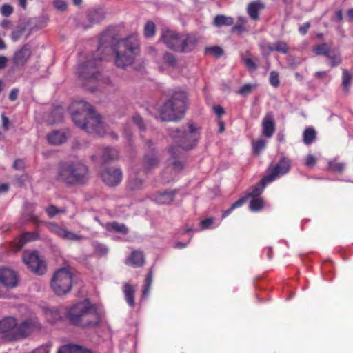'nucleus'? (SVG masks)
<instances>
[{
  "label": "nucleus",
  "instance_id": "nucleus-1",
  "mask_svg": "<svg viewBox=\"0 0 353 353\" xmlns=\"http://www.w3.org/2000/svg\"><path fill=\"white\" fill-rule=\"evenodd\" d=\"M139 45L136 37L130 36L119 39L113 31L104 32L99 39L96 57L79 65V76L84 79H97L100 74L96 69L100 61L105 59L108 55L112 53L115 54L114 61L117 67L125 68L130 65Z\"/></svg>",
  "mask_w": 353,
  "mask_h": 353
},
{
  "label": "nucleus",
  "instance_id": "nucleus-2",
  "mask_svg": "<svg viewBox=\"0 0 353 353\" xmlns=\"http://www.w3.org/2000/svg\"><path fill=\"white\" fill-rule=\"evenodd\" d=\"M71 117L75 125L88 133L103 136L105 133L101 117L95 112L92 105L83 100L72 103Z\"/></svg>",
  "mask_w": 353,
  "mask_h": 353
},
{
  "label": "nucleus",
  "instance_id": "nucleus-3",
  "mask_svg": "<svg viewBox=\"0 0 353 353\" xmlns=\"http://www.w3.org/2000/svg\"><path fill=\"white\" fill-rule=\"evenodd\" d=\"M41 328V324L37 319L29 318L18 323L14 317H5L0 320V339L5 342L20 341Z\"/></svg>",
  "mask_w": 353,
  "mask_h": 353
},
{
  "label": "nucleus",
  "instance_id": "nucleus-4",
  "mask_svg": "<svg viewBox=\"0 0 353 353\" xmlns=\"http://www.w3.org/2000/svg\"><path fill=\"white\" fill-rule=\"evenodd\" d=\"M66 317L72 325L81 327H95L101 322L97 307L87 301L71 306L67 311Z\"/></svg>",
  "mask_w": 353,
  "mask_h": 353
},
{
  "label": "nucleus",
  "instance_id": "nucleus-5",
  "mask_svg": "<svg viewBox=\"0 0 353 353\" xmlns=\"http://www.w3.org/2000/svg\"><path fill=\"white\" fill-rule=\"evenodd\" d=\"M169 134L179 148L190 150L196 147L201 138V128L190 121L180 128L170 129Z\"/></svg>",
  "mask_w": 353,
  "mask_h": 353
},
{
  "label": "nucleus",
  "instance_id": "nucleus-6",
  "mask_svg": "<svg viewBox=\"0 0 353 353\" xmlns=\"http://www.w3.org/2000/svg\"><path fill=\"white\" fill-rule=\"evenodd\" d=\"M188 95L184 91H174L159 110L160 118L163 121H178L182 119L187 110Z\"/></svg>",
  "mask_w": 353,
  "mask_h": 353
},
{
  "label": "nucleus",
  "instance_id": "nucleus-7",
  "mask_svg": "<svg viewBox=\"0 0 353 353\" xmlns=\"http://www.w3.org/2000/svg\"><path fill=\"white\" fill-rule=\"evenodd\" d=\"M160 41L168 48L181 53L192 51L198 42L194 34L179 33L169 29L161 30Z\"/></svg>",
  "mask_w": 353,
  "mask_h": 353
},
{
  "label": "nucleus",
  "instance_id": "nucleus-8",
  "mask_svg": "<svg viewBox=\"0 0 353 353\" xmlns=\"http://www.w3.org/2000/svg\"><path fill=\"white\" fill-rule=\"evenodd\" d=\"M88 170L81 162H68L61 165L57 179L68 185H81L88 179Z\"/></svg>",
  "mask_w": 353,
  "mask_h": 353
},
{
  "label": "nucleus",
  "instance_id": "nucleus-9",
  "mask_svg": "<svg viewBox=\"0 0 353 353\" xmlns=\"http://www.w3.org/2000/svg\"><path fill=\"white\" fill-rule=\"evenodd\" d=\"M72 286V273L68 268L59 269L51 279V288L58 296H62L70 291Z\"/></svg>",
  "mask_w": 353,
  "mask_h": 353
},
{
  "label": "nucleus",
  "instance_id": "nucleus-10",
  "mask_svg": "<svg viewBox=\"0 0 353 353\" xmlns=\"http://www.w3.org/2000/svg\"><path fill=\"white\" fill-rule=\"evenodd\" d=\"M23 261L28 268L38 275H43L46 271L45 262L39 256L37 251H25Z\"/></svg>",
  "mask_w": 353,
  "mask_h": 353
},
{
  "label": "nucleus",
  "instance_id": "nucleus-11",
  "mask_svg": "<svg viewBox=\"0 0 353 353\" xmlns=\"http://www.w3.org/2000/svg\"><path fill=\"white\" fill-rule=\"evenodd\" d=\"M290 161L286 157H283L272 167L268 168V174L263 177V182H272L277 176L286 174L290 168Z\"/></svg>",
  "mask_w": 353,
  "mask_h": 353
},
{
  "label": "nucleus",
  "instance_id": "nucleus-12",
  "mask_svg": "<svg viewBox=\"0 0 353 353\" xmlns=\"http://www.w3.org/2000/svg\"><path fill=\"white\" fill-rule=\"evenodd\" d=\"M49 230L64 240L80 241L85 239V236L75 234L65 227H62L54 223H45Z\"/></svg>",
  "mask_w": 353,
  "mask_h": 353
},
{
  "label": "nucleus",
  "instance_id": "nucleus-13",
  "mask_svg": "<svg viewBox=\"0 0 353 353\" xmlns=\"http://www.w3.org/2000/svg\"><path fill=\"white\" fill-rule=\"evenodd\" d=\"M103 181L108 186H116L123 179V174L120 168H109L105 169L101 174Z\"/></svg>",
  "mask_w": 353,
  "mask_h": 353
},
{
  "label": "nucleus",
  "instance_id": "nucleus-14",
  "mask_svg": "<svg viewBox=\"0 0 353 353\" xmlns=\"http://www.w3.org/2000/svg\"><path fill=\"white\" fill-rule=\"evenodd\" d=\"M0 283L6 288L16 287L17 284L16 272L9 268L0 269Z\"/></svg>",
  "mask_w": 353,
  "mask_h": 353
},
{
  "label": "nucleus",
  "instance_id": "nucleus-15",
  "mask_svg": "<svg viewBox=\"0 0 353 353\" xmlns=\"http://www.w3.org/2000/svg\"><path fill=\"white\" fill-rule=\"evenodd\" d=\"M32 54L31 48L26 44L19 50H17L13 56V63L17 66H23Z\"/></svg>",
  "mask_w": 353,
  "mask_h": 353
},
{
  "label": "nucleus",
  "instance_id": "nucleus-16",
  "mask_svg": "<svg viewBox=\"0 0 353 353\" xmlns=\"http://www.w3.org/2000/svg\"><path fill=\"white\" fill-rule=\"evenodd\" d=\"M263 134L268 138L272 137L275 132V122L272 113H267L262 121Z\"/></svg>",
  "mask_w": 353,
  "mask_h": 353
},
{
  "label": "nucleus",
  "instance_id": "nucleus-17",
  "mask_svg": "<svg viewBox=\"0 0 353 353\" xmlns=\"http://www.w3.org/2000/svg\"><path fill=\"white\" fill-rule=\"evenodd\" d=\"M170 153L172 157L173 169L176 171L182 170L184 168V163L179 159L181 158L183 152L177 147H172L170 150Z\"/></svg>",
  "mask_w": 353,
  "mask_h": 353
},
{
  "label": "nucleus",
  "instance_id": "nucleus-18",
  "mask_svg": "<svg viewBox=\"0 0 353 353\" xmlns=\"http://www.w3.org/2000/svg\"><path fill=\"white\" fill-rule=\"evenodd\" d=\"M87 17L90 25L85 28L102 21L105 17V12L102 8L93 9L88 11Z\"/></svg>",
  "mask_w": 353,
  "mask_h": 353
},
{
  "label": "nucleus",
  "instance_id": "nucleus-19",
  "mask_svg": "<svg viewBox=\"0 0 353 353\" xmlns=\"http://www.w3.org/2000/svg\"><path fill=\"white\" fill-rule=\"evenodd\" d=\"M176 191H165L154 195V201L159 204L169 205L172 203Z\"/></svg>",
  "mask_w": 353,
  "mask_h": 353
},
{
  "label": "nucleus",
  "instance_id": "nucleus-20",
  "mask_svg": "<svg viewBox=\"0 0 353 353\" xmlns=\"http://www.w3.org/2000/svg\"><path fill=\"white\" fill-rule=\"evenodd\" d=\"M123 294L127 303L131 307H134V293L136 287L130 284L129 283H123Z\"/></svg>",
  "mask_w": 353,
  "mask_h": 353
},
{
  "label": "nucleus",
  "instance_id": "nucleus-21",
  "mask_svg": "<svg viewBox=\"0 0 353 353\" xmlns=\"http://www.w3.org/2000/svg\"><path fill=\"white\" fill-rule=\"evenodd\" d=\"M144 263V256L142 252L133 251L130 256L126 260V264L134 267H140Z\"/></svg>",
  "mask_w": 353,
  "mask_h": 353
},
{
  "label": "nucleus",
  "instance_id": "nucleus-22",
  "mask_svg": "<svg viewBox=\"0 0 353 353\" xmlns=\"http://www.w3.org/2000/svg\"><path fill=\"white\" fill-rule=\"evenodd\" d=\"M263 3L259 1H254L248 4L247 11L250 18L253 20L256 21L259 18V11L263 9Z\"/></svg>",
  "mask_w": 353,
  "mask_h": 353
},
{
  "label": "nucleus",
  "instance_id": "nucleus-23",
  "mask_svg": "<svg viewBox=\"0 0 353 353\" xmlns=\"http://www.w3.org/2000/svg\"><path fill=\"white\" fill-rule=\"evenodd\" d=\"M48 140L50 143L57 145L64 143L66 141V137L64 132L54 130L48 135Z\"/></svg>",
  "mask_w": 353,
  "mask_h": 353
},
{
  "label": "nucleus",
  "instance_id": "nucleus-24",
  "mask_svg": "<svg viewBox=\"0 0 353 353\" xmlns=\"http://www.w3.org/2000/svg\"><path fill=\"white\" fill-rule=\"evenodd\" d=\"M268 183L269 182H263V178H262L261 179L260 182L258 184H256V185L253 186L244 197H247V200L249 198H252V199L259 198L258 196L260 194H261L266 184Z\"/></svg>",
  "mask_w": 353,
  "mask_h": 353
},
{
  "label": "nucleus",
  "instance_id": "nucleus-25",
  "mask_svg": "<svg viewBox=\"0 0 353 353\" xmlns=\"http://www.w3.org/2000/svg\"><path fill=\"white\" fill-rule=\"evenodd\" d=\"M266 48L270 51H276L282 54H286L288 53L289 47L285 41H279L274 43H268Z\"/></svg>",
  "mask_w": 353,
  "mask_h": 353
},
{
  "label": "nucleus",
  "instance_id": "nucleus-26",
  "mask_svg": "<svg viewBox=\"0 0 353 353\" xmlns=\"http://www.w3.org/2000/svg\"><path fill=\"white\" fill-rule=\"evenodd\" d=\"M352 80L353 74L349 72L347 70L343 69L342 74V87L343 90L345 94L349 93Z\"/></svg>",
  "mask_w": 353,
  "mask_h": 353
},
{
  "label": "nucleus",
  "instance_id": "nucleus-27",
  "mask_svg": "<svg viewBox=\"0 0 353 353\" xmlns=\"http://www.w3.org/2000/svg\"><path fill=\"white\" fill-rule=\"evenodd\" d=\"M159 163V158L157 153L154 151L147 153L144 157V165L145 168L149 170L155 166Z\"/></svg>",
  "mask_w": 353,
  "mask_h": 353
},
{
  "label": "nucleus",
  "instance_id": "nucleus-28",
  "mask_svg": "<svg viewBox=\"0 0 353 353\" xmlns=\"http://www.w3.org/2000/svg\"><path fill=\"white\" fill-rule=\"evenodd\" d=\"M327 58L328 59V64L332 68L337 67L342 61L341 54L338 50L334 49H332Z\"/></svg>",
  "mask_w": 353,
  "mask_h": 353
},
{
  "label": "nucleus",
  "instance_id": "nucleus-29",
  "mask_svg": "<svg viewBox=\"0 0 353 353\" xmlns=\"http://www.w3.org/2000/svg\"><path fill=\"white\" fill-rule=\"evenodd\" d=\"M119 157L118 151L113 148H105L103 150L102 159L104 162L108 163L117 159Z\"/></svg>",
  "mask_w": 353,
  "mask_h": 353
},
{
  "label": "nucleus",
  "instance_id": "nucleus-30",
  "mask_svg": "<svg viewBox=\"0 0 353 353\" xmlns=\"http://www.w3.org/2000/svg\"><path fill=\"white\" fill-rule=\"evenodd\" d=\"M234 23V19L232 17H226L225 15H216L214 17L213 24L216 27H221L223 26H232Z\"/></svg>",
  "mask_w": 353,
  "mask_h": 353
},
{
  "label": "nucleus",
  "instance_id": "nucleus-31",
  "mask_svg": "<svg viewBox=\"0 0 353 353\" xmlns=\"http://www.w3.org/2000/svg\"><path fill=\"white\" fill-rule=\"evenodd\" d=\"M92 246L94 249V253L98 256H105L108 253L109 250L108 247L98 241H93Z\"/></svg>",
  "mask_w": 353,
  "mask_h": 353
},
{
  "label": "nucleus",
  "instance_id": "nucleus-32",
  "mask_svg": "<svg viewBox=\"0 0 353 353\" xmlns=\"http://www.w3.org/2000/svg\"><path fill=\"white\" fill-rule=\"evenodd\" d=\"M316 133L314 128H306L303 134V140L305 144L310 145L316 139Z\"/></svg>",
  "mask_w": 353,
  "mask_h": 353
},
{
  "label": "nucleus",
  "instance_id": "nucleus-33",
  "mask_svg": "<svg viewBox=\"0 0 353 353\" xmlns=\"http://www.w3.org/2000/svg\"><path fill=\"white\" fill-rule=\"evenodd\" d=\"M332 50L330 49V48L328 46V44L325 43L317 45L314 48V52L316 54H317V55H323V56H325L326 57H327V55L330 54V52Z\"/></svg>",
  "mask_w": 353,
  "mask_h": 353
},
{
  "label": "nucleus",
  "instance_id": "nucleus-34",
  "mask_svg": "<svg viewBox=\"0 0 353 353\" xmlns=\"http://www.w3.org/2000/svg\"><path fill=\"white\" fill-rule=\"evenodd\" d=\"M144 36L147 38L152 37L156 33V25L152 21H148L144 26Z\"/></svg>",
  "mask_w": 353,
  "mask_h": 353
},
{
  "label": "nucleus",
  "instance_id": "nucleus-35",
  "mask_svg": "<svg viewBox=\"0 0 353 353\" xmlns=\"http://www.w3.org/2000/svg\"><path fill=\"white\" fill-rule=\"evenodd\" d=\"M39 239V234L36 232H26L20 238V246L28 241H34Z\"/></svg>",
  "mask_w": 353,
  "mask_h": 353
},
{
  "label": "nucleus",
  "instance_id": "nucleus-36",
  "mask_svg": "<svg viewBox=\"0 0 353 353\" xmlns=\"http://www.w3.org/2000/svg\"><path fill=\"white\" fill-rule=\"evenodd\" d=\"M250 210L254 212L261 210L263 208V201L261 198L252 199L250 202Z\"/></svg>",
  "mask_w": 353,
  "mask_h": 353
},
{
  "label": "nucleus",
  "instance_id": "nucleus-37",
  "mask_svg": "<svg viewBox=\"0 0 353 353\" xmlns=\"http://www.w3.org/2000/svg\"><path fill=\"white\" fill-rule=\"evenodd\" d=\"M152 281V271L151 269H150L149 272L145 278V284H144V288L143 290V296L146 297L148 296L151 284Z\"/></svg>",
  "mask_w": 353,
  "mask_h": 353
},
{
  "label": "nucleus",
  "instance_id": "nucleus-38",
  "mask_svg": "<svg viewBox=\"0 0 353 353\" xmlns=\"http://www.w3.org/2000/svg\"><path fill=\"white\" fill-rule=\"evenodd\" d=\"M247 201V197H241L239 200H237L236 202H234L232 206L227 210L224 211L223 213V218H225L227 216H228L232 211L239 207H241L243 203H245Z\"/></svg>",
  "mask_w": 353,
  "mask_h": 353
},
{
  "label": "nucleus",
  "instance_id": "nucleus-39",
  "mask_svg": "<svg viewBox=\"0 0 353 353\" xmlns=\"http://www.w3.org/2000/svg\"><path fill=\"white\" fill-rule=\"evenodd\" d=\"M205 53L213 55L216 58H219L223 54V50L219 46H212L206 48Z\"/></svg>",
  "mask_w": 353,
  "mask_h": 353
},
{
  "label": "nucleus",
  "instance_id": "nucleus-40",
  "mask_svg": "<svg viewBox=\"0 0 353 353\" xmlns=\"http://www.w3.org/2000/svg\"><path fill=\"white\" fill-rule=\"evenodd\" d=\"M267 141L263 139H260L252 143L253 150L255 153L259 154L261 150H263L265 145Z\"/></svg>",
  "mask_w": 353,
  "mask_h": 353
},
{
  "label": "nucleus",
  "instance_id": "nucleus-41",
  "mask_svg": "<svg viewBox=\"0 0 353 353\" xmlns=\"http://www.w3.org/2000/svg\"><path fill=\"white\" fill-rule=\"evenodd\" d=\"M110 226L112 230L114 231L126 234L128 232V228L123 223H119L117 222H113L110 224Z\"/></svg>",
  "mask_w": 353,
  "mask_h": 353
},
{
  "label": "nucleus",
  "instance_id": "nucleus-42",
  "mask_svg": "<svg viewBox=\"0 0 353 353\" xmlns=\"http://www.w3.org/2000/svg\"><path fill=\"white\" fill-rule=\"evenodd\" d=\"M77 349V345L68 344L61 346L57 353H75Z\"/></svg>",
  "mask_w": 353,
  "mask_h": 353
},
{
  "label": "nucleus",
  "instance_id": "nucleus-43",
  "mask_svg": "<svg viewBox=\"0 0 353 353\" xmlns=\"http://www.w3.org/2000/svg\"><path fill=\"white\" fill-rule=\"evenodd\" d=\"M270 83L274 88L279 87L280 84L279 73L276 71H272L270 74Z\"/></svg>",
  "mask_w": 353,
  "mask_h": 353
},
{
  "label": "nucleus",
  "instance_id": "nucleus-44",
  "mask_svg": "<svg viewBox=\"0 0 353 353\" xmlns=\"http://www.w3.org/2000/svg\"><path fill=\"white\" fill-rule=\"evenodd\" d=\"M163 60L168 64L174 66L176 64V58L175 55L170 52H165L163 55Z\"/></svg>",
  "mask_w": 353,
  "mask_h": 353
},
{
  "label": "nucleus",
  "instance_id": "nucleus-45",
  "mask_svg": "<svg viewBox=\"0 0 353 353\" xmlns=\"http://www.w3.org/2000/svg\"><path fill=\"white\" fill-rule=\"evenodd\" d=\"M49 217L52 218L59 213L64 212L63 210H59L55 205H51L46 209Z\"/></svg>",
  "mask_w": 353,
  "mask_h": 353
},
{
  "label": "nucleus",
  "instance_id": "nucleus-46",
  "mask_svg": "<svg viewBox=\"0 0 353 353\" xmlns=\"http://www.w3.org/2000/svg\"><path fill=\"white\" fill-rule=\"evenodd\" d=\"M13 12V8L10 4L5 3L1 6V14L4 17H9Z\"/></svg>",
  "mask_w": 353,
  "mask_h": 353
},
{
  "label": "nucleus",
  "instance_id": "nucleus-47",
  "mask_svg": "<svg viewBox=\"0 0 353 353\" xmlns=\"http://www.w3.org/2000/svg\"><path fill=\"white\" fill-rule=\"evenodd\" d=\"M132 121L133 123L137 125V127L140 129V130H144L145 129V124H144V122H143V120L142 119V117L137 114H135L133 117H132Z\"/></svg>",
  "mask_w": 353,
  "mask_h": 353
},
{
  "label": "nucleus",
  "instance_id": "nucleus-48",
  "mask_svg": "<svg viewBox=\"0 0 353 353\" xmlns=\"http://www.w3.org/2000/svg\"><path fill=\"white\" fill-rule=\"evenodd\" d=\"M244 64L248 70L252 71H255L258 68L257 64L251 58L244 59Z\"/></svg>",
  "mask_w": 353,
  "mask_h": 353
},
{
  "label": "nucleus",
  "instance_id": "nucleus-49",
  "mask_svg": "<svg viewBox=\"0 0 353 353\" xmlns=\"http://www.w3.org/2000/svg\"><path fill=\"white\" fill-rule=\"evenodd\" d=\"M143 181L141 179L135 178L129 182V186L132 190H138L142 186Z\"/></svg>",
  "mask_w": 353,
  "mask_h": 353
},
{
  "label": "nucleus",
  "instance_id": "nucleus-50",
  "mask_svg": "<svg viewBox=\"0 0 353 353\" xmlns=\"http://www.w3.org/2000/svg\"><path fill=\"white\" fill-rule=\"evenodd\" d=\"M252 88L253 86L251 84H246L242 86L237 92L241 95H247L252 92Z\"/></svg>",
  "mask_w": 353,
  "mask_h": 353
},
{
  "label": "nucleus",
  "instance_id": "nucleus-51",
  "mask_svg": "<svg viewBox=\"0 0 353 353\" xmlns=\"http://www.w3.org/2000/svg\"><path fill=\"white\" fill-rule=\"evenodd\" d=\"M344 164L339 162H333L330 163V168L336 172H342L344 169Z\"/></svg>",
  "mask_w": 353,
  "mask_h": 353
},
{
  "label": "nucleus",
  "instance_id": "nucleus-52",
  "mask_svg": "<svg viewBox=\"0 0 353 353\" xmlns=\"http://www.w3.org/2000/svg\"><path fill=\"white\" fill-rule=\"evenodd\" d=\"M50 350V345H43L34 350L32 351V353H49Z\"/></svg>",
  "mask_w": 353,
  "mask_h": 353
},
{
  "label": "nucleus",
  "instance_id": "nucleus-53",
  "mask_svg": "<svg viewBox=\"0 0 353 353\" xmlns=\"http://www.w3.org/2000/svg\"><path fill=\"white\" fill-rule=\"evenodd\" d=\"M54 6L57 10L61 11H63L67 8L66 3L63 0H55L54 1Z\"/></svg>",
  "mask_w": 353,
  "mask_h": 353
},
{
  "label": "nucleus",
  "instance_id": "nucleus-54",
  "mask_svg": "<svg viewBox=\"0 0 353 353\" xmlns=\"http://www.w3.org/2000/svg\"><path fill=\"white\" fill-rule=\"evenodd\" d=\"M19 93V90L18 88L12 89L8 95L9 100L11 101H16L18 98Z\"/></svg>",
  "mask_w": 353,
  "mask_h": 353
},
{
  "label": "nucleus",
  "instance_id": "nucleus-55",
  "mask_svg": "<svg viewBox=\"0 0 353 353\" xmlns=\"http://www.w3.org/2000/svg\"><path fill=\"white\" fill-rule=\"evenodd\" d=\"M213 221L214 219L211 217L201 221L200 224L202 229H207L210 228V226L212 224Z\"/></svg>",
  "mask_w": 353,
  "mask_h": 353
},
{
  "label": "nucleus",
  "instance_id": "nucleus-56",
  "mask_svg": "<svg viewBox=\"0 0 353 353\" xmlns=\"http://www.w3.org/2000/svg\"><path fill=\"white\" fill-rule=\"evenodd\" d=\"M316 158L313 155L309 154L306 157L305 164L308 167H312V166L314 165V164L316 163Z\"/></svg>",
  "mask_w": 353,
  "mask_h": 353
},
{
  "label": "nucleus",
  "instance_id": "nucleus-57",
  "mask_svg": "<svg viewBox=\"0 0 353 353\" xmlns=\"http://www.w3.org/2000/svg\"><path fill=\"white\" fill-rule=\"evenodd\" d=\"M310 27V23L309 22L304 23L299 29V32L305 35L308 32V30Z\"/></svg>",
  "mask_w": 353,
  "mask_h": 353
},
{
  "label": "nucleus",
  "instance_id": "nucleus-58",
  "mask_svg": "<svg viewBox=\"0 0 353 353\" xmlns=\"http://www.w3.org/2000/svg\"><path fill=\"white\" fill-rule=\"evenodd\" d=\"M2 126L5 130H8L9 128L10 121L9 119L4 114H1Z\"/></svg>",
  "mask_w": 353,
  "mask_h": 353
},
{
  "label": "nucleus",
  "instance_id": "nucleus-59",
  "mask_svg": "<svg viewBox=\"0 0 353 353\" xmlns=\"http://www.w3.org/2000/svg\"><path fill=\"white\" fill-rule=\"evenodd\" d=\"M13 167L16 170H22L24 168V163L21 159L16 160V161H14V162L13 163Z\"/></svg>",
  "mask_w": 353,
  "mask_h": 353
},
{
  "label": "nucleus",
  "instance_id": "nucleus-60",
  "mask_svg": "<svg viewBox=\"0 0 353 353\" xmlns=\"http://www.w3.org/2000/svg\"><path fill=\"white\" fill-rule=\"evenodd\" d=\"M8 59L5 56H0V70L6 67Z\"/></svg>",
  "mask_w": 353,
  "mask_h": 353
},
{
  "label": "nucleus",
  "instance_id": "nucleus-61",
  "mask_svg": "<svg viewBox=\"0 0 353 353\" xmlns=\"http://www.w3.org/2000/svg\"><path fill=\"white\" fill-rule=\"evenodd\" d=\"M245 30V28L244 27L243 24H236L232 27V31L233 32H243Z\"/></svg>",
  "mask_w": 353,
  "mask_h": 353
},
{
  "label": "nucleus",
  "instance_id": "nucleus-62",
  "mask_svg": "<svg viewBox=\"0 0 353 353\" xmlns=\"http://www.w3.org/2000/svg\"><path fill=\"white\" fill-rule=\"evenodd\" d=\"M77 349L78 350H75V353H92L90 350L83 347L81 345H77Z\"/></svg>",
  "mask_w": 353,
  "mask_h": 353
},
{
  "label": "nucleus",
  "instance_id": "nucleus-63",
  "mask_svg": "<svg viewBox=\"0 0 353 353\" xmlns=\"http://www.w3.org/2000/svg\"><path fill=\"white\" fill-rule=\"evenodd\" d=\"M29 221H32L35 224L36 226H39L41 223H42L41 221H39L37 217L34 216L33 214H30L29 215Z\"/></svg>",
  "mask_w": 353,
  "mask_h": 353
},
{
  "label": "nucleus",
  "instance_id": "nucleus-64",
  "mask_svg": "<svg viewBox=\"0 0 353 353\" xmlns=\"http://www.w3.org/2000/svg\"><path fill=\"white\" fill-rule=\"evenodd\" d=\"M214 112L219 116H221L225 113L223 108L220 105L214 107Z\"/></svg>",
  "mask_w": 353,
  "mask_h": 353
}]
</instances>
